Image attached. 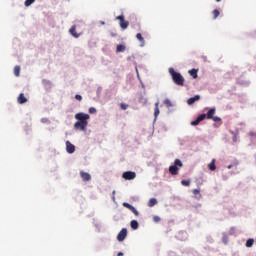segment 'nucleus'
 I'll use <instances>...</instances> for the list:
<instances>
[{
	"label": "nucleus",
	"mask_w": 256,
	"mask_h": 256,
	"mask_svg": "<svg viewBox=\"0 0 256 256\" xmlns=\"http://www.w3.org/2000/svg\"><path fill=\"white\" fill-rule=\"evenodd\" d=\"M215 161H216L215 159H212L211 163L208 164V169L210 171H215V169H217V166L215 165Z\"/></svg>",
	"instance_id": "obj_15"
},
{
	"label": "nucleus",
	"mask_w": 256,
	"mask_h": 256,
	"mask_svg": "<svg viewBox=\"0 0 256 256\" xmlns=\"http://www.w3.org/2000/svg\"><path fill=\"white\" fill-rule=\"evenodd\" d=\"M215 122H217V121H221V118H219L218 116H213V118H212Z\"/></svg>",
	"instance_id": "obj_38"
},
{
	"label": "nucleus",
	"mask_w": 256,
	"mask_h": 256,
	"mask_svg": "<svg viewBox=\"0 0 256 256\" xmlns=\"http://www.w3.org/2000/svg\"><path fill=\"white\" fill-rule=\"evenodd\" d=\"M164 103H165L166 106H168V107H173V104L171 103V100H169V99H166V100L164 101Z\"/></svg>",
	"instance_id": "obj_31"
},
{
	"label": "nucleus",
	"mask_w": 256,
	"mask_h": 256,
	"mask_svg": "<svg viewBox=\"0 0 256 256\" xmlns=\"http://www.w3.org/2000/svg\"><path fill=\"white\" fill-rule=\"evenodd\" d=\"M123 179L126 181H133L135 177H137V174L133 171H126L122 174Z\"/></svg>",
	"instance_id": "obj_4"
},
{
	"label": "nucleus",
	"mask_w": 256,
	"mask_h": 256,
	"mask_svg": "<svg viewBox=\"0 0 256 256\" xmlns=\"http://www.w3.org/2000/svg\"><path fill=\"white\" fill-rule=\"evenodd\" d=\"M227 240H228L227 234H224L222 237V241L223 243H225V245H227Z\"/></svg>",
	"instance_id": "obj_33"
},
{
	"label": "nucleus",
	"mask_w": 256,
	"mask_h": 256,
	"mask_svg": "<svg viewBox=\"0 0 256 256\" xmlns=\"http://www.w3.org/2000/svg\"><path fill=\"white\" fill-rule=\"evenodd\" d=\"M189 75H191V77H193V79H197L198 74H197V69H191L188 71Z\"/></svg>",
	"instance_id": "obj_19"
},
{
	"label": "nucleus",
	"mask_w": 256,
	"mask_h": 256,
	"mask_svg": "<svg viewBox=\"0 0 256 256\" xmlns=\"http://www.w3.org/2000/svg\"><path fill=\"white\" fill-rule=\"evenodd\" d=\"M249 137H252L256 139V133L255 132H249Z\"/></svg>",
	"instance_id": "obj_36"
},
{
	"label": "nucleus",
	"mask_w": 256,
	"mask_h": 256,
	"mask_svg": "<svg viewBox=\"0 0 256 256\" xmlns=\"http://www.w3.org/2000/svg\"><path fill=\"white\" fill-rule=\"evenodd\" d=\"M87 125L88 124H85V122L77 121L76 123H74V129L76 131H87Z\"/></svg>",
	"instance_id": "obj_6"
},
{
	"label": "nucleus",
	"mask_w": 256,
	"mask_h": 256,
	"mask_svg": "<svg viewBox=\"0 0 256 256\" xmlns=\"http://www.w3.org/2000/svg\"><path fill=\"white\" fill-rule=\"evenodd\" d=\"M123 207H126V209H129L131 211V208L133 207V205L127 203V202H124L123 203Z\"/></svg>",
	"instance_id": "obj_29"
},
{
	"label": "nucleus",
	"mask_w": 256,
	"mask_h": 256,
	"mask_svg": "<svg viewBox=\"0 0 256 256\" xmlns=\"http://www.w3.org/2000/svg\"><path fill=\"white\" fill-rule=\"evenodd\" d=\"M80 177L85 182L91 181V174H89L88 172L80 171Z\"/></svg>",
	"instance_id": "obj_10"
},
{
	"label": "nucleus",
	"mask_w": 256,
	"mask_h": 256,
	"mask_svg": "<svg viewBox=\"0 0 256 256\" xmlns=\"http://www.w3.org/2000/svg\"><path fill=\"white\" fill-rule=\"evenodd\" d=\"M130 227H131V229H134V230L139 229V222H137V220H132L130 222Z\"/></svg>",
	"instance_id": "obj_16"
},
{
	"label": "nucleus",
	"mask_w": 256,
	"mask_h": 256,
	"mask_svg": "<svg viewBox=\"0 0 256 256\" xmlns=\"http://www.w3.org/2000/svg\"><path fill=\"white\" fill-rule=\"evenodd\" d=\"M205 117H207V115L201 114V115H199V116L197 117L196 120L192 121L190 124H191L192 126H197V125H199V122H200V121H205Z\"/></svg>",
	"instance_id": "obj_9"
},
{
	"label": "nucleus",
	"mask_w": 256,
	"mask_h": 256,
	"mask_svg": "<svg viewBox=\"0 0 256 256\" xmlns=\"http://www.w3.org/2000/svg\"><path fill=\"white\" fill-rule=\"evenodd\" d=\"M130 211H132L136 217H139V211H137L135 207H132Z\"/></svg>",
	"instance_id": "obj_28"
},
{
	"label": "nucleus",
	"mask_w": 256,
	"mask_h": 256,
	"mask_svg": "<svg viewBox=\"0 0 256 256\" xmlns=\"http://www.w3.org/2000/svg\"><path fill=\"white\" fill-rule=\"evenodd\" d=\"M235 234V228H231L230 229V235H234Z\"/></svg>",
	"instance_id": "obj_39"
},
{
	"label": "nucleus",
	"mask_w": 256,
	"mask_h": 256,
	"mask_svg": "<svg viewBox=\"0 0 256 256\" xmlns=\"http://www.w3.org/2000/svg\"><path fill=\"white\" fill-rule=\"evenodd\" d=\"M66 151L67 153H75V145H73L71 142L66 141Z\"/></svg>",
	"instance_id": "obj_11"
},
{
	"label": "nucleus",
	"mask_w": 256,
	"mask_h": 256,
	"mask_svg": "<svg viewBox=\"0 0 256 256\" xmlns=\"http://www.w3.org/2000/svg\"><path fill=\"white\" fill-rule=\"evenodd\" d=\"M127 238V228H123L117 235L118 241H125Z\"/></svg>",
	"instance_id": "obj_7"
},
{
	"label": "nucleus",
	"mask_w": 256,
	"mask_h": 256,
	"mask_svg": "<svg viewBox=\"0 0 256 256\" xmlns=\"http://www.w3.org/2000/svg\"><path fill=\"white\" fill-rule=\"evenodd\" d=\"M125 49H126L125 45L119 44V45H117V47H116V52H117V53H124Z\"/></svg>",
	"instance_id": "obj_17"
},
{
	"label": "nucleus",
	"mask_w": 256,
	"mask_h": 256,
	"mask_svg": "<svg viewBox=\"0 0 256 256\" xmlns=\"http://www.w3.org/2000/svg\"><path fill=\"white\" fill-rule=\"evenodd\" d=\"M102 25H105V22H101Z\"/></svg>",
	"instance_id": "obj_43"
},
{
	"label": "nucleus",
	"mask_w": 256,
	"mask_h": 256,
	"mask_svg": "<svg viewBox=\"0 0 256 256\" xmlns=\"http://www.w3.org/2000/svg\"><path fill=\"white\" fill-rule=\"evenodd\" d=\"M239 165V161L234 162V164H230L227 166V169H233V167H237Z\"/></svg>",
	"instance_id": "obj_27"
},
{
	"label": "nucleus",
	"mask_w": 256,
	"mask_h": 256,
	"mask_svg": "<svg viewBox=\"0 0 256 256\" xmlns=\"http://www.w3.org/2000/svg\"><path fill=\"white\" fill-rule=\"evenodd\" d=\"M168 71L175 85H178L179 87H183V85H185V78L183 75H181V73L175 72V69L173 68H169Z\"/></svg>",
	"instance_id": "obj_1"
},
{
	"label": "nucleus",
	"mask_w": 256,
	"mask_h": 256,
	"mask_svg": "<svg viewBox=\"0 0 256 256\" xmlns=\"http://www.w3.org/2000/svg\"><path fill=\"white\" fill-rule=\"evenodd\" d=\"M33 2H35V0H33Z\"/></svg>",
	"instance_id": "obj_44"
},
{
	"label": "nucleus",
	"mask_w": 256,
	"mask_h": 256,
	"mask_svg": "<svg viewBox=\"0 0 256 256\" xmlns=\"http://www.w3.org/2000/svg\"><path fill=\"white\" fill-rule=\"evenodd\" d=\"M178 167H183V162H181L179 159H175L174 165L169 167V173L171 175H179Z\"/></svg>",
	"instance_id": "obj_2"
},
{
	"label": "nucleus",
	"mask_w": 256,
	"mask_h": 256,
	"mask_svg": "<svg viewBox=\"0 0 256 256\" xmlns=\"http://www.w3.org/2000/svg\"><path fill=\"white\" fill-rule=\"evenodd\" d=\"M112 195H113L112 199H115V191L112 192Z\"/></svg>",
	"instance_id": "obj_40"
},
{
	"label": "nucleus",
	"mask_w": 256,
	"mask_h": 256,
	"mask_svg": "<svg viewBox=\"0 0 256 256\" xmlns=\"http://www.w3.org/2000/svg\"><path fill=\"white\" fill-rule=\"evenodd\" d=\"M213 15V19H217V17H219V15H221V12H219V10L215 9L212 12Z\"/></svg>",
	"instance_id": "obj_23"
},
{
	"label": "nucleus",
	"mask_w": 256,
	"mask_h": 256,
	"mask_svg": "<svg viewBox=\"0 0 256 256\" xmlns=\"http://www.w3.org/2000/svg\"><path fill=\"white\" fill-rule=\"evenodd\" d=\"M200 193V190L199 189H194L193 190V195H199Z\"/></svg>",
	"instance_id": "obj_37"
},
{
	"label": "nucleus",
	"mask_w": 256,
	"mask_h": 256,
	"mask_svg": "<svg viewBox=\"0 0 256 256\" xmlns=\"http://www.w3.org/2000/svg\"><path fill=\"white\" fill-rule=\"evenodd\" d=\"M253 243H255V240H253V239H248L247 241H246V247H253Z\"/></svg>",
	"instance_id": "obj_24"
},
{
	"label": "nucleus",
	"mask_w": 256,
	"mask_h": 256,
	"mask_svg": "<svg viewBox=\"0 0 256 256\" xmlns=\"http://www.w3.org/2000/svg\"><path fill=\"white\" fill-rule=\"evenodd\" d=\"M14 75L15 77H19V75H21V66H15L14 67Z\"/></svg>",
	"instance_id": "obj_18"
},
{
	"label": "nucleus",
	"mask_w": 256,
	"mask_h": 256,
	"mask_svg": "<svg viewBox=\"0 0 256 256\" xmlns=\"http://www.w3.org/2000/svg\"><path fill=\"white\" fill-rule=\"evenodd\" d=\"M69 33H70V35H73L75 37V39H79V37H81V34L77 33V26L76 25H73L69 29Z\"/></svg>",
	"instance_id": "obj_8"
},
{
	"label": "nucleus",
	"mask_w": 256,
	"mask_h": 256,
	"mask_svg": "<svg viewBox=\"0 0 256 256\" xmlns=\"http://www.w3.org/2000/svg\"><path fill=\"white\" fill-rule=\"evenodd\" d=\"M159 113H160V111H159V102H156L155 103V109H154L155 118H157L159 116Z\"/></svg>",
	"instance_id": "obj_20"
},
{
	"label": "nucleus",
	"mask_w": 256,
	"mask_h": 256,
	"mask_svg": "<svg viewBox=\"0 0 256 256\" xmlns=\"http://www.w3.org/2000/svg\"><path fill=\"white\" fill-rule=\"evenodd\" d=\"M123 252H119L117 256H123Z\"/></svg>",
	"instance_id": "obj_41"
},
{
	"label": "nucleus",
	"mask_w": 256,
	"mask_h": 256,
	"mask_svg": "<svg viewBox=\"0 0 256 256\" xmlns=\"http://www.w3.org/2000/svg\"><path fill=\"white\" fill-rule=\"evenodd\" d=\"M181 185H183L184 187H189V185H191V181H189V180H182L181 181Z\"/></svg>",
	"instance_id": "obj_25"
},
{
	"label": "nucleus",
	"mask_w": 256,
	"mask_h": 256,
	"mask_svg": "<svg viewBox=\"0 0 256 256\" xmlns=\"http://www.w3.org/2000/svg\"><path fill=\"white\" fill-rule=\"evenodd\" d=\"M17 101L20 105H23V103H27V98L25 97V94L21 93L18 96Z\"/></svg>",
	"instance_id": "obj_14"
},
{
	"label": "nucleus",
	"mask_w": 256,
	"mask_h": 256,
	"mask_svg": "<svg viewBox=\"0 0 256 256\" xmlns=\"http://www.w3.org/2000/svg\"><path fill=\"white\" fill-rule=\"evenodd\" d=\"M30 5H33V0H26L25 7H30Z\"/></svg>",
	"instance_id": "obj_30"
},
{
	"label": "nucleus",
	"mask_w": 256,
	"mask_h": 256,
	"mask_svg": "<svg viewBox=\"0 0 256 256\" xmlns=\"http://www.w3.org/2000/svg\"><path fill=\"white\" fill-rule=\"evenodd\" d=\"M215 113H216V109L215 108H211L207 114H205V118L206 119H213V117L215 116Z\"/></svg>",
	"instance_id": "obj_13"
},
{
	"label": "nucleus",
	"mask_w": 256,
	"mask_h": 256,
	"mask_svg": "<svg viewBox=\"0 0 256 256\" xmlns=\"http://www.w3.org/2000/svg\"><path fill=\"white\" fill-rule=\"evenodd\" d=\"M128 108H129L128 104H125V103L120 104V109H122V111H127Z\"/></svg>",
	"instance_id": "obj_26"
},
{
	"label": "nucleus",
	"mask_w": 256,
	"mask_h": 256,
	"mask_svg": "<svg viewBox=\"0 0 256 256\" xmlns=\"http://www.w3.org/2000/svg\"><path fill=\"white\" fill-rule=\"evenodd\" d=\"M201 99L200 95H195L194 97H191L187 100V105H193L195 102L199 101Z\"/></svg>",
	"instance_id": "obj_12"
},
{
	"label": "nucleus",
	"mask_w": 256,
	"mask_h": 256,
	"mask_svg": "<svg viewBox=\"0 0 256 256\" xmlns=\"http://www.w3.org/2000/svg\"><path fill=\"white\" fill-rule=\"evenodd\" d=\"M89 113L93 114V113H97V109H95L94 107L89 108Z\"/></svg>",
	"instance_id": "obj_35"
},
{
	"label": "nucleus",
	"mask_w": 256,
	"mask_h": 256,
	"mask_svg": "<svg viewBox=\"0 0 256 256\" xmlns=\"http://www.w3.org/2000/svg\"><path fill=\"white\" fill-rule=\"evenodd\" d=\"M136 39L140 41V43H145V38H143V35H141V33L136 34Z\"/></svg>",
	"instance_id": "obj_22"
},
{
	"label": "nucleus",
	"mask_w": 256,
	"mask_h": 256,
	"mask_svg": "<svg viewBox=\"0 0 256 256\" xmlns=\"http://www.w3.org/2000/svg\"><path fill=\"white\" fill-rule=\"evenodd\" d=\"M217 3H221V0H216Z\"/></svg>",
	"instance_id": "obj_42"
},
{
	"label": "nucleus",
	"mask_w": 256,
	"mask_h": 256,
	"mask_svg": "<svg viewBox=\"0 0 256 256\" xmlns=\"http://www.w3.org/2000/svg\"><path fill=\"white\" fill-rule=\"evenodd\" d=\"M116 19L118 21H120L119 25H120L121 29L125 30V29H127V27H129V22L125 21V16L120 15V16L116 17Z\"/></svg>",
	"instance_id": "obj_5"
},
{
	"label": "nucleus",
	"mask_w": 256,
	"mask_h": 256,
	"mask_svg": "<svg viewBox=\"0 0 256 256\" xmlns=\"http://www.w3.org/2000/svg\"><path fill=\"white\" fill-rule=\"evenodd\" d=\"M75 119H77L80 123H85L86 125H89V119H91V116L89 114H85L83 112L75 114Z\"/></svg>",
	"instance_id": "obj_3"
},
{
	"label": "nucleus",
	"mask_w": 256,
	"mask_h": 256,
	"mask_svg": "<svg viewBox=\"0 0 256 256\" xmlns=\"http://www.w3.org/2000/svg\"><path fill=\"white\" fill-rule=\"evenodd\" d=\"M155 205H157V200L155 198H151L148 201V207H155Z\"/></svg>",
	"instance_id": "obj_21"
},
{
	"label": "nucleus",
	"mask_w": 256,
	"mask_h": 256,
	"mask_svg": "<svg viewBox=\"0 0 256 256\" xmlns=\"http://www.w3.org/2000/svg\"><path fill=\"white\" fill-rule=\"evenodd\" d=\"M153 221H154L155 223H159V221H161V217H159V216H154V217H153Z\"/></svg>",
	"instance_id": "obj_32"
},
{
	"label": "nucleus",
	"mask_w": 256,
	"mask_h": 256,
	"mask_svg": "<svg viewBox=\"0 0 256 256\" xmlns=\"http://www.w3.org/2000/svg\"><path fill=\"white\" fill-rule=\"evenodd\" d=\"M75 99H76L77 101H82V100H83V97H82L81 95L77 94V95H75Z\"/></svg>",
	"instance_id": "obj_34"
}]
</instances>
